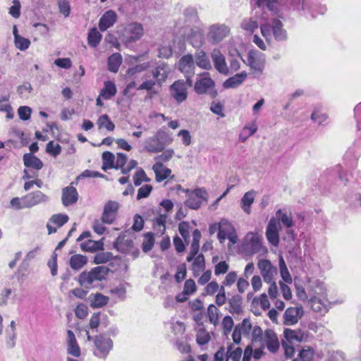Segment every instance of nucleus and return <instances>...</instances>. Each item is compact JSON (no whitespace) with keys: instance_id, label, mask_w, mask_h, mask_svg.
Here are the masks:
<instances>
[{"instance_id":"nucleus-1","label":"nucleus","mask_w":361,"mask_h":361,"mask_svg":"<svg viewBox=\"0 0 361 361\" xmlns=\"http://www.w3.org/2000/svg\"><path fill=\"white\" fill-rule=\"evenodd\" d=\"M171 72L170 67L164 62L159 63L151 73H145L142 79L143 82L137 87V90L151 91L157 83L161 85L166 81Z\"/></svg>"},{"instance_id":"nucleus-2","label":"nucleus","mask_w":361,"mask_h":361,"mask_svg":"<svg viewBox=\"0 0 361 361\" xmlns=\"http://www.w3.org/2000/svg\"><path fill=\"white\" fill-rule=\"evenodd\" d=\"M173 139L170 133L161 128L157 130L153 136L147 137L144 142V149L149 153L161 152L167 145H171Z\"/></svg>"},{"instance_id":"nucleus-3","label":"nucleus","mask_w":361,"mask_h":361,"mask_svg":"<svg viewBox=\"0 0 361 361\" xmlns=\"http://www.w3.org/2000/svg\"><path fill=\"white\" fill-rule=\"evenodd\" d=\"M253 342H260L263 345H266L267 349L275 353L279 348V343L275 332L271 329H267L263 333L262 329L258 326H254L252 332Z\"/></svg>"},{"instance_id":"nucleus-4","label":"nucleus","mask_w":361,"mask_h":361,"mask_svg":"<svg viewBox=\"0 0 361 361\" xmlns=\"http://www.w3.org/2000/svg\"><path fill=\"white\" fill-rule=\"evenodd\" d=\"M262 35L269 41L273 35L276 41H286L288 38L287 32L283 27V23L279 19L274 18L271 23L261 25Z\"/></svg>"},{"instance_id":"nucleus-5","label":"nucleus","mask_w":361,"mask_h":361,"mask_svg":"<svg viewBox=\"0 0 361 361\" xmlns=\"http://www.w3.org/2000/svg\"><path fill=\"white\" fill-rule=\"evenodd\" d=\"M186 194L185 204L192 209H198L202 204L207 203L208 193L204 188H199L195 190H183Z\"/></svg>"},{"instance_id":"nucleus-6","label":"nucleus","mask_w":361,"mask_h":361,"mask_svg":"<svg viewBox=\"0 0 361 361\" xmlns=\"http://www.w3.org/2000/svg\"><path fill=\"white\" fill-rule=\"evenodd\" d=\"M109 269L104 266H98L92 269L89 272L83 271L79 275L80 284L89 288L95 281H102L105 279Z\"/></svg>"},{"instance_id":"nucleus-7","label":"nucleus","mask_w":361,"mask_h":361,"mask_svg":"<svg viewBox=\"0 0 361 361\" xmlns=\"http://www.w3.org/2000/svg\"><path fill=\"white\" fill-rule=\"evenodd\" d=\"M200 76L195 82V92L197 94H207L211 98H215L218 92L215 89V82L210 78L209 73L204 72Z\"/></svg>"},{"instance_id":"nucleus-8","label":"nucleus","mask_w":361,"mask_h":361,"mask_svg":"<svg viewBox=\"0 0 361 361\" xmlns=\"http://www.w3.org/2000/svg\"><path fill=\"white\" fill-rule=\"evenodd\" d=\"M192 86V79L176 80L169 87L170 95L178 104H180L187 99L188 89Z\"/></svg>"},{"instance_id":"nucleus-9","label":"nucleus","mask_w":361,"mask_h":361,"mask_svg":"<svg viewBox=\"0 0 361 361\" xmlns=\"http://www.w3.org/2000/svg\"><path fill=\"white\" fill-rule=\"evenodd\" d=\"M230 33V28L224 24H214L209 26L207 39L213 44L223 41Z\"/></svg>"},{"instance_id":"nucleus-10","label":"nucleus","mask_w":361,"mask_h":361,"mask_svg":"<svg viewBox=\"0 0 361 361\" xmlns=\"http://www.w3.org/2000/svg\"><path fill=\"white\" fill-rule=\"evenodd\" d=\"M96 350L94 355L99 357H105L113 348L112 340L104 335L95 336L94 340Z\"/></svg>"},{"instance_id":"nucleus-11","label":"nucleus","mask_w":361,"mask_h":361,"mask_svg":"<svg viewBox=\"0 0 361 361\" xmlns=\"http://www.w3.org/2000/svg\"><path fill=\"white\" fill-rule=\"evenodd\" d=\"M143 35V27L140 23H131L128 24L123 32V39L129 43L136 42Z\"/></svg>"},{"instance_id":"nucleus-12","label":"nucleus","mask_w":361,"mask_h":361,"mask_svg":"<svg viewBox=\"0 0 361 361\" xmlns=\"http://www.w3.org/2000/svg\"><path fill=\"white\" fill-rule=\"evenodd\" d=\"M265 58L264 54L256 51L251 50L248 53L247 65L255 73H262L264 68Z\"/></svg>"},{"instance_id":"nucleus-13","label":"nucleus","mask_w":361,"mask_h":361,"mask_svg":"<svg viewBox=\"0 0 361 361\" xmlns=\"http://www.w3.org/2000/svg\"><path fill=\"white\" fill-rule=\"evenodd\" d=\"M178 70L184 74L185 79H192L195 74V64L192 54L183 56L178 63Z\"/></svg>"},{"instance_id":"nucleus-14","label":"nucleus","mask_w":361,"mask_h":361,"mask_svg":"<svg viewBox=\"0 0 361 361\" xmlns=\"http://www.w3.org/2000/svg\"><path fill=\"white\" fill-rule=\"evenodd\" d=\"M211 58L215 69L221 74L227 75L229 68L227 66L226 58L219 49L215 48L211 52Z\"/></svg>"},{"instance_id":"nucleus-15","label":"nucleus","mask_w":361,"mask_h":361,"mask_svg":"<svg viewBox=\"0 0 361 361\" xmlns=\"http://www.w3.org/2000/svg\"><path fill=\"white\" fill-rule=\"evenodd\" d=\"M257 267L263 277L264 282L271 283L274 277L277 274V269L272 265L268 259H260L257 263Z\"/></svg>"},{"instance_id":"nucleus-16","label":"nucleus","mask_w":361,"mask_h":361,"mask_svg":"<svg viewBox=\"0 0 361 361\" xmlns=\"http://www.w3.org/2000/svg\"><path fill=\"white\" fill-rule=\"evenodd\" d=\"M119 204L116 201L109 200L104 206V210L102 215V221L106 224H111L115 221Z\"/></svg>"},{"instance_id":"nucleus-17","label":"nucleus","mask_w":361,"mask_h":361,"mask_svg":"<svg viewBox=\"0 0 361 361\" xmlns=\"http://www.w3.org/2000/svg\"><path fill=\"white\" fill-rule=\"evenodd\" d=\"M48 200V196L42 192L37 190L30 192L23 197V207L30 208L40 203L46 202Z\"/></svg>"},{"instance_id":"nucleus-18","label":"nucleus","mask_w":361,"mask_h":361,"mask_svg":"<svg viewBox=\"0 0 361 361\" xmlns=\"http://www.w3.org/2000/svg\"><path fill=\"white\" fill-rule=\"evenodd\" d=\"M266 236L267 240L273 245L276 246L279 243V221L278 220L272 217L269 220L267 231H266Z\"/></svg>"},{"instance_id":"nucleus-19","label":"nucleus","mask_w":361,"mask_h":361,"mask_svg":"<svg viewBox=\"0 0 361 361\" xmlns=\"http://www.w3.org/2000/svg\"><path fill=\"white\" fill-rule=\"evenodd\" d=\"M303 315V309L302 307H291L286 309L283 318L286 325H293L296 324Z\"/></svg>"},{"instance_id":"nucleus-20","label":"nucleus","mask_w":361,"mask_h":361,"mask_svg":"<svg viewBox=\"0 0 361 361\" xmlns=\"http://www.w3.org/2000/svg\"><path fill=\"white\" fill-rule=\"evenodd\" d=\"M78 200V193L75 187L68 185L62 190L61 201L65 207L73 205Z\"/></svg>"},{"instance_id":"nucleus-21","label":"nucleus","mask_w":361,"mask_h":361,"mask_svg":"<svg viewBox=\"0 0 361 361\" xmlns=\"http://www.w3.org/2000/svg\"><path fill=\"white\" fill-rule=\"evenodd\" d=\"M117 20V14L114 11L109 10L101 17L99 22V28L102 32L106 31L112 27Z\"/></svg>"},{"instance_id":"nucleus-22","label":"nucleus","mask_w":361,"mask_h":361,"mask_svg":"<svg viewBox=\"0 0 361 361\" xmlns=\"http://www.w3.org/2000/svg\"><path fill=\"white\" fill-rule=\"evenodd\" d=\"M67 353L75 357H80L81 354L80 346L71 330L67 331Z\"/></svg>"},{"instance_id":"nucleus-23","label":"nucleus","mask_w":361,"mask_h":361,"mask_svg":"<svg viewBox=\"0 0 361 361\" xmlns=\"http://www.w3.org/2000/svg\"><path fill=\"white\" fill-rule=\"evenodd\" d=\"M167 217L168 216L166 214H162L161 212L160 208L157 209V216H155L152 220L153 228L157 234L162 235L166 231V223Z\"/></svg>"},{"instance_id":"nucleus-24","label":"nucleus","mask_w":361,"mask_h":361,"mask_svg":"<svg viewBox=\"0 0 361 361\" xmlns=\"http://www.w3.org/2000/svg\"><path fill=\"white\" fill-rule=\"evenodd\" d=\"M247 76V75L245 71L237 73L235 75L226 80L223 84V86L226 89L236 88L243 82Z\"/></svg>"},{"instance_id":"nucleus-25","label":"nucleus","mask_w":361,"mask_h":361,"mask_svg":"<svg viewBox=\"0 0 361 361\" xmlns=\"http://www.w3.org/2000/svg\"><path fill=\"white\" fill-rule=\"evenodd\" d=\"M195 64L202 69L209 71L212 69V63L209 56L206 52L200 50L197 51L195 54Z\"/></svg>"},{"instance_id":"nucleus-26","label":"nucleus","mask_w":361,"mask_h":361,"mask_svg":"<svg viewBox=\"0 0 361 361\" xmlns=\"http://www.w3.org/2000/svg\"><path fill=\"white\" fill-rule=\"evenodd\" d=\"M117 93V88L115 83L107 80L104 82V87L101 89L99 94L103 99L109 100L114 97Z\"/></svg>"},{"instance_id":"nucleus-27","label":"nucleus","mask_w":361,"mask_h":361,"mask_svg":"<svg viewBox=\"0 0 361 361\" xmlns=\"http://www.w3.org/2000/svg\"><path fill=\"white\" fill-rule=\"evenodd\" d=\"M156 176V180L160 183L167 178L171 173V170L164 166L161 162H157L152 166Z\"/></svg>"},{"instance_id":"nucleus-28","label":"nucleus","mask_w":361,"mask_h":361,"mask_svg":"<svg viewBox=\"0 0 361 361\" xmlns=\"http://www.w3.org/2000/svg\"><path fill=\"white\" fill-rule=\"evenodd\" d=\"M24 165L27 168L40 170L43 167L42 161L32 153H26L23 157Z\"/></svg>"},{"instance_id":"nucleus-29","label":"nucleus","mask_w":361,"mask_h":361,"mask_svg":"<svg viewBox=\"0 0 361 361\" xmlns=\"http://www.w3.org/2000/svg\"><path fill=\"white\" fill-rule=\"evenodd\" d=\"M246 240L252 252H258L262 247V238L257 233H249L246 235Z\"/></svg>"},{"instance_id":"nucleus-30","label":"nucleus","mask_w":361,"mask_h":361,"mask_svg":"<svg viewBox=\"0 0 361 361\" xmlns=\"http://www.w3.org/2000/svg\"><path fill=\"white\" fill-rule=\"evenodd\" d=\"M264 355L263 348H258L253 350L251 345H247L244 350L243 361H250L252 357L255 360H259Z\"/></svg>"},{"instance_id":"nucleus-31","label":"nucleus","mask_w":361,"mask_h":361,"mask_svg":"<svg viewBox=\"0 0 361 361\" xmlns=\"http://www.w3.org/2000/svg\"><path fill=\"white\" fill-rule=\"evenodd\" d=\"M326 300L322 299L320 297L314 295L310 300V305L312 309L317 312L321 314L325 313L328 311Z\"/></svg>"},{"instance_id":"nucleus-32","label":"nucleus","mask_w":361,"mask_h":361,"mask_svg":"<svg viewBox=\"0 0 361 361\" xmlns=\"http://www.w3.org/2000/svg\"><path fill=\"white\" fill-rule=\"evenodd\" d=\"M283 336L285 340H283V341H287L290 344L299 343L302 341L303 338V336L300 331H294L289 329H286L284 330Z\"/></svg>"},{"instance_id":"nucleus-33","label":"nucleus","mask_w":361,"mask_h":361,"mask_svg":"<svg viewBox=\"0 0 361 361\" xmlns=\"http://www.w3.org/2000/svg\"><path fill=\"white\" fill-rule=\"evenodd\" d=\"M257 7L264 8L267 7L270 11L276 13L279 11V2L278 0H252Z\"/></svg>"},{"instance_id":"nucleus-34","label":"nucleus","mask_w":361,"mask_h":361,"mask_svg":"<svg viewBox=\"0 0 361 361\" xmlns=\"http://www.w3.org/2000/svg\"><path fill=\"white\" fill-rule=\"evenodd\" d=\"M254 200L255 192L253 190H250L245 192L240 200L241 208L247 214H250V207L254 202Z\"/></svg>"},{"instance_id":"nucleus-35","label":"nucleus","mask_w":361,"mask_h":361,"mask_svg":"<svg viewBox=\"0 0 361 361\" xmlns=\"http://www.w3.org/2000/svg\"><path fill=\"white\" fill-rule=\"evenodd\" d=\"M122 63V56L119 53H114L108 59V69L113 73H117Z\"/></svg>"},{"instance_id":"nucleus-36","label":"nucleus","mask_w":361,"mask_h":361,"mask_svg":"<svg viewBox=\"0 0 361 361\" xmlns=\"http://www.w3.org/2000/svg\"><path fill=\"white\" fill-rule=\"evenodd\" d=\"M103 243L101 240L94 241L88 240L80 244L82 250L86 252H95L103 249Z\"/></svg>"},{"instance_id":"nucleus-37","label":"nucleus","mask_w":361,"mask_h":361,"mask_svg":"<svg viewBox=\"0 0 361 361\" xmlns=\"http://www.w3.org/2000/svg\"><path fill=\"white\" fill-rule=\"evenodd\" d=\"M243 350L240 347H235L233 344L228 346L226 350V361H240L242 357Z\"/></svg>"},{"instance_id":"nucleus-38","label":"nucleus","mask_w":361,"mask_h":361,"mask_svg":"<svg viewBox=\"0 0 361 361\" xmlns=\"http://www.w3.org/2000/svg\"><path fill=\"white\" fill-rule=\"evenodd\" d=\"M287 7L295 11H309L310 7L305 0H288Z\"/></svg>"},{"instance_id":"nucleus-39","label":"nucleus","mask_w":361,"mask_h":361,"mask_svg":"<svg viewBox=\"0 0 361 361\" xmlns=\"http://www.w3.org/2000/svg\"><path fill=\"white\" fill-rule=\"evenodd\" d=\"M87 262V257L82 255H74L70 259V266L74 270L82 269Z\"/></svg>"},{"instance_id":"nucleus-40","label":"nucleus","mask_w":361,"mask_h":361,"mask_svg":"<svg viewBox=\"0 0 361 361\" xmlns=\"http://www.w3.org/2000/svg\"><path fill=\"white\" fill-rule=\"evenodd\" d=\"M229 312L232 314H240L242 312L241 297L236 295H233L228 300Z\"/></svg>"},{"instance_id":"nucleus-41","label":"nucleus","mask_w":361,"mask_h":361,"mask_svg":"<svg viewBox=\"0 0 361 361\" xmlns=\"http://www.w3.org/2000/svg\"><path fill=\"white\" fill-rule=\"evenodd\" d=\"M257 126L255 123H252L250 126H245L240 133V140L243 142H245L249 137L257 132Z\"/></svg>"},{"instance_id":"nucleus-42","label":"nucleus","mask_w":361,"mask_h":361,"mask_svg":"<svg viewBox=\"0 0 361 361\" xmlns=\"http://www.w3.org/2000/svg\"><path fill=\"white\" fill-rule=\"evenodd\" d=\"M193 263L192 264V270L195 276L199 274V273L203 271L205 268L204 257L202 254L198 255L195 257Z\"/></svg>"},{"instance_id":"nucleus-43","label":"nucleus","mask_w":361,"mask_h":361,"mask_svg":"<svg viewBox=\"0 0 361 361\" xmlns=\"http://www.w3.org/2000/svg\"><path fill=\"white\" fill-rule=\"evenodd\" d=\"M102 169L106 171L109 169H114L115 156L111 152H104L102 154Z\"/></svg>"},{"instance_id":"nucleus-44","label":"nucleus","mask_w":361,"mask_h":361,"mask_svg":"<svg viewBox=\"0 0 361 361\" xmlns=\"http://www.w3.org/2000/svg\"><path fill=\"white\" fill-rule=\"evenodd\" d=\"M149 67V62H145L140 64H137L132 68H129L126 71V77L128 78H135L137 73L143 72L148 69Z\"/></svg>"},{"instance_id":"nucleus-45","label":"nucleus","mask_w":361,"mask_h":361,"mask_svg":"<svg viewBox=\"0 0 361 361\" xmlns=\"http://www.w3.org/2000/svg\"><path fill=\"white\" fill-rule=\"evenodd\" d=\"M328 173L333 176H338L341 183L344 185L347 184L348 181V175L346 173L343 172L341 166L336 165L333 169L328 170Z\"/></svg>"},{"instance_id":"nucleus-46","label":"nucleus","mask_w":361,"mask_h":361,"mask_svg":"<svg viewBox=\"0 0 361 361\" xmlns=\"http://www.w3.org/2000/svg\"><path fill=\"white\" fill-rule=\"evenodd\" d=\"M102 35L97 28H92L88 34V44L92 47H96L100 42Z\"/></svg>"},{"instance_id":"nucleus-47","label":"nucleus","mask_w":361,"mask_h":361,"mask_svg":"<svg viewBox=\"0 0 361 361\" xmlns=\"http://www.w3.org/2000/svg\"><path fill=\"white\" fill-rule=\"evenodd\" d=\"M109 302V298L102 293H96L91 300V306L94 308H100L106 305Z\"/></svg>"},{"instance_id":"nucleus-48","label":"nucleus","mask_w":361,"mask_h":361,"mask_svg":"<svg viewBox=\"0 0 361 361\" xmlns=\"http://www.w3.org/2000/svg\"><path fill=\"white\" fill-rule=\"evenodd\" d=\"M279 269L281 278L287 283H292V277L288 270L286 262L282 256L279 257Z\"/></svg>"},{"instance_id":"nucleus-49","label":"nucleus","mask_w":361,"mask_h":361,"mask_svg":"<svg viewBox=\"0 0 361 361\" xmlns=\"http://www.w3.org/2000/svg\"><path fill=\"white\" fill-rule=\"evenodd\" d=\"M210 335L208 331H207L204 327H200L196 334V341L200 345H203L207 344L210 341Z\"/></svg>"},{"instance_id":"nucleus-50","label":"nucleus","mask_w":361,"mask_h":361,"mask_svg":"<svg viewBox=\"0 0 361 361\" xmlns=\"http://www.w3.org/2000/svg\"><path fill=\"white\" fill-rule=\"evenodd\" d=\"M97 125L99 128L104 127L109 131H113L115 128L114 123L109 119L106 114L102 115L99 118Z\"/></svg>"},{"instance_id":"nucleus-51","label":"nucleus","mask_w":361,"mask_h":361,"mask_svg":"<svg viewBox=\"0 0 361 361\" xmlns=\"http://www.w3.org/2000/svg\"><path fill=\"white\" fill-rule=\"evenodd\" d=\"M190 44L193 47L198 48L203 44V35L199 30H193L189 38Z\"/></svg>"},{"instance_id":"nucleus-52","label":"nucleus","mask_w":361,"mask_h":361,"mask_svg":"<svg viewBox=\"0 0 361 361\" xmlns=\"http://www.w3.org/2000/svg\"><path fill=\"white\" fill-rule=\"evenodd\" d=\"M69 220V217L65 214H54L49 219V222L56 225L58 227H61L66 224Z\"/></svg>"},{"instance_id":"nucleus-53","label":"nucleus","mask_w":361,"mask_h":361,"mask_svg":"<svg viewBox=\"0 0 361 361\" xmlns=\"http://www.w3.org/2000/svg\"><path fill=\"white\" fill-rule=\"evenodd\" d=\"M219 312L218 308L213 304L209 305L207 308V315L209 317V322L214 325L219 322Z\"/></svg>"},{"instance_id":"nucleus-54","label":"nucleus","mask_w":361,"mask_h":361,"mask_svg":"<svg viewBox=\"0 0 361 361\" xmlns=\"http://www.w3.org/2000/svg\"><path fill=\"white\" fill-rule=\"evenodd\" d=\"M133 181L135 186H139L142 182H149L150 178H147L145 171L140 169L133 176Z\"/></svg>"},{"instance_id":"nucleus-55","label":"nucleus","mask_w":361,"mask_h":361,"mask_svg":"<svg viewBox=\"0 0 361 361\" xmlns=\"http://www.w3.org/2000/svg\"><path fill=\"white\" fill-rule=\"evenodd\" d=\"M46 152L51 156L56 157L61 154V147L59 144L55 143L54 141H50L47 145Z\"/></svg>"},{"instance_id":"nucleus-56","label":"nucleus","mask_w":361,"mask_h":361,"mask_svg":"<svg viewBox=\"0 0 361 361\" xmlns=\"http://www.w3.org/2000/svg\"><path fill=\"white\" fill-rule=\"evenodd\" d=\"M16 47L20 51H25L28 49L30 41L21 37L20 35H16V39H14Z\"/></svg>"},{"instance_id":"nucleus-57","label":"nucleus","mask_w":361,"mask_h":361,"mask_svg":"<svg viewBox=\"0 0 361 361\" xmlns=\"http://www.w3.org/2000/svg\"><path fill=\"white\" fill-rule=\"evenodd\" d=\"M178 231L184 240L188 243L190 240V225L186 221H182L178 225Z\"/></svg>"},{"instance_id":"nucleus-58","label":"nucleus","mask_w":361,"mask_h":361,"mask_svg":"<svg viewBox=\"0 0 361 361\" xmlns=\"http://www.w3.org/2000/svg\"><path fill=\"white\" fill-rule=\"evenodd\" d=\"M113 255L111 252H99L96 254L94 257V263L97 264L106 263L110 261Z\"/></svg>"},{"instance_id":"nucleus-59","label":"nucleus","mask_w":361,"mask_h":361,"mask_svg":"<svg viewBox=\"0 0 361 361\" xmlns=\"http://www.w3.org/2000/svg\"><path fill=\"white\" fill-rule=\"evenodd\" d=\"M154 244V239L153 233H147L145 235V238L144 242L142 243V250L145 252H147L150 251L152 249Z\"/></svg>"},{"instance_id":"nucleus-60","label":"nucleus","mask_w":361,"mask_h":361,"mask_svg":"<svg viewBox=\"0 0 361 361\" xmlns=\"http://www.w3.org/2000/svg\"><path fill=\"white\" fill-rule=\"evenodd\" d=\"M241 27L246 31L253 32L258 27V24L256 20H254L252 18H248L243 20Z\"/></svg>"},{"instance_id":"nucleus-61","label":"nucleus","mask_w":361,"mask_h":361,"mask_svg":"<svg viewBox=\"0 0 361 361\" xmlns=\"http://www.w3.org/2000/svg\"><path fill=\"white\" fill-rule=\"evenodd\" d=\"M282 210L281 209L276 211V216H279L281 222L287 228H290L293 226V218L291 215H288L287 214H282Z\"/></svg>"},{"instance_id":"nucleus-62","label":"nucleus","mask_w":361,"mask_h":361,"mask_svg":"<svg viewBox=\"0 0 361 361\" xmlns=\"http://www.w3.org/2000/svg\"><path fill=\"white\" fill-rule=\"evenodd\" d=\"M132 243V240H125L124 238L119 236L114 243V247L121 252H125L126 249L124 247V245L127 247L131 246Z\"/></svg>"},{"instance_id":"nucleus-63","label":"nucleus","mask_w":361,"mask_h":361,"mask_svg":"<svg viewBox=\"0 0 361 361\" xmlns=\"http://www.w3.org/2000/svg\"><path fill=\"white\" fill-rule=\"evenodd\" d=\"M218 290L219 283L216 281H213L207 284L202 294L204 295H213L218 291Z\"/></svg>"},{"instance_id":"nucleus-64","label":"nucleus","mask_w":361,"mask_h":361,"mask_svg":"<svg viewBox=\"0 0 361 361\" xmlns=\"http://www.w3.org/2000/svg\"><path fill=\"white\" fill-rule=\"evenodd\" d=\"M313 351L311 349L302 350L300 351L298 357L293 361H311L313 357Z\"/></svg>"}]
</instances>
